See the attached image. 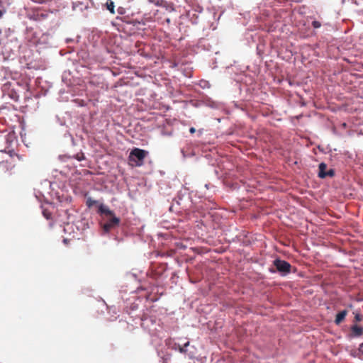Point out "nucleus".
I'll use <instances>...</instances> for the list:
<instances>
[{
    "mask_svg": "<svg viewBox=\"0 0 363 363\" xmlns=\"http://www.w3.org/2000/svg\"><path fill=\"white\" fill-rule=\"evenodd\" d=\"M147 155V151L135 147L131 150L128 160L130 162H133V165L140 167L143 164L144 159Z\"/></svg>",
    "mask_w": 363,
    "mask_h": 363,
    "instance_id": "f03ea898",
    "label": "nucleus"
},
{
    "mask_svg": "<svg viewBox=\"0 0 363 363\" xmlns=\"http://www.w3.org/2000/svg\"><path fill=\"white\" fill-rule=\"evenodd\" d=\"M347 315V311L343 310L340 312H339L335 317V323L337 325H340L345 318L346 315Z\"/></svg>",
    "mask_w": 363,
    "mask_h": 363,
    "instance_id": "39448f33",
    "label": "nucleus"
},
{
    "mask_svg": "<svg viewBox=\"0 0 363 363\" xmlns=\"http://www.w3.org/2000/svg\"><path fill=\"white\" fill-rule=\"evenodd\" d=\"M179 352H186V350H185L184 347H180V348H179Z\"/></svg>",
    "mask_w": 363,
    "mask_h": 363,
    "instance_id": "f3484780",
    "label": "nucleus"
},
{
    "mask_svg": "<svg viewBox=\"0 0 363 363\" xmlns=\"http://www.w3.org/2000/svg\"><path fill=\"white\" fill-rule=\"evenodd\" d=\"M76 159L79 161H82L84 159V156L83 153H78L76 155Z\"/></svg>",
    "mask_w": 363,
    "mask_h": 363,
    "instance_id": "f8f14e48",
    "label": "nucleus"
},
{
    "mask_svg": "<svg viewBox=\"0 0 363 363\" xmlns=\"http://www.w3.org/2000/svg\"><path fill=\"white\" fill-rule=\"evenodd\" d=\"M43 215L47 219H49L50 217V213H47L46 211H43Z\"/></svg>",
    "mask_w": 363,
    "mask_h": 363,
    "instance_id": "4468645a",
    "label": "nucleus"
},
{
    "mask_svg": "<svg viewBox=\"0 0 363 363\" xmlns=\"http://www.w3.org/2000/svg\"><path fill=\"white\" fill-rule=\"evenodd\" d=\"M118 12H119L121 14H123L122 10H120V9H118Z\"/></svg>",
    "mask_w": 363,
    "mask_h": 363,
    "instance_id": "aec40b11",
    "label": "nucleus"
},
{
    "mask_svg": "<svg viewBox=\"0 0 363 363\" xmlns=\"http://www.w3.org/2000/svg\"><path fill=\"white\" fill-rule=\"evenodd\" d=\"M162 5L166 7V9L169 12H172L174 11V4L172 3H167V1H162Z\"/></svg>",
    "mask_w": 363,
    "mask_h": 363,
    "instance_id": "0eeeda50",
    "label": "nucleus"
},
{
    "mask_svg": "<svg viewBox=\"0 0 363 363\" xmlns=\"http://www.w3.org/2000/svg\"><path fill=\"white\" fill-rule=\"evenodd\" d=\"M274 265L276 267L277 271L283 274H289L291 272V266L285 260L277 258L274 261Z\"/></svg>",
    "mask_w": 363,
    "mask_h": 363,
    "instance_id": "7ed1b4c3",
    "label": "nucleus"
},
{
    "mask_svg": "<svg viewBox=\"0 0 363 363\" xmlns=\"http://www.w3.org/2000/svg\"><path fill=\"white\" fill-rule=\"evenodd\" d=\"M352 335L354 337H359L363 335V328L354 325L351 327Z\"/></svg>",
    "mask_w": 363,
    "mask_h": 363,
    "instance_id": "20e7f679",
    "label": "nucleus"
},
{
    "mask_svg": "<svg viewBox=\"0 0 363 363\" xmlns=\"http://www.w3.org/2000/svg\"><path fill=\"white\" fill-rule=\"evenodd\" d=\"M326 169H327V165L326 164L322 162L319 164V172H318V177L320 178H325L326 177Z\"/></svg>",
    "mask_w": 363,
    "mask_h": 363,
    "instance_id": "423d86ee",
    "label": "nucleus"
},
{
    "mask_svg": "<svg viewBox=\"0 0 363 363\" xmlns=\"http://www.w3.org/2000/svg\"><path fill=\"white\" fill-rule=\"evenodd\" d=\"M4 14V11L2 10H0V18L2 17Z\"/></svg>",
    "mask_w": 363,
    "mask_h": 363,
    "instance_id": "a211bd4d",
    "label": "nucleus"
},
{
    "mask_svg": "<svg viewBox=\"0 0 363 363\" xmlns=\"http://www.w3.org/2000/svg\"><path fill=\"white\" fill-rule=\"evenodd\" d=\"M189 132H190L191 133H192V134H193V133H194L196 132V129H195V128H194V127L190 128V129H189Z\"/></svg>",
    "mask_w": 363,
    "mask_h": 363,
    "instance_id": "dca6fc26",
    "label": "nucleus"
},
{
    "mask_svg": "<svg viewBox=\"0 0 363 363\" xmlns=\"http://www.w3.org/2000/svg\"><path fill=\"white\" fill-rule=\"evenodd\" d=\"M359 352L363 354V342L359 345Z\"/></svg>",
    "mask_w": 363,
    "mask_h": 363,
    "instance_id": "2eb2a0df",
    "label": "nucleus"
},
{
    "mask_svg": "<svg viewBox=\"0 0 363 363\" xmlns=\"http://www.w3.org/2000/svg\"><path fill=\"white\" fill-rule=\"evenodd\" d=\"M325 174H326V177H332L335 175V171H334V169H330L328 171H327Z\"/></svg>",
    "mask_w": 363,
    "mask_h": 363,
    "instance_id": "9b49d317",
    "label": "nucleus"
},
{
    "mask_svg": "<svg viewBox=\"0 0 363 363\" xmlns=\"http://www.w3.org/2000/svg\"><path fill=\"white\" fill-rule=\"evenodd\" d=\"M106 6H107V9L111 13H114L115 11H114V4L113 1H110V2H107L106 3Z\"/></svg>",
    "mask_w": 363,
    "mask_h": 363,
    "instance_id": "6e6552de",
    "label": "nucleus"
},
{
    "mask_svg": "<svg viewBox=\"0 0 363 363\" xmlns=\"http://www.w3.org/2000/svg\"><path fill=\"white\" fill-rule=\"evenodd\" d=\"M189 345V342H187L186 343L184 344V347H187Z\"/></svg>",
    "mask_w": 363,
    "mask_h": 363,
    "instance_id": "6ab92c4d",
    "label": "nucleus"
},
{
    "mask_svg": "<svg viewBox=\"0 0 363 363\" xmlns=\"http://www.w3.org/2000/svg\"><path fill=\"white\" fill-rule=\"evenodd\" d=\"M167 23H169V22H170V19H169V18H167Z\"/></svg>",
    "mask_w": 363,
    "mask_h": 363,
    "instance_id": "4be33fe9",
    "label": "nucleus"
},
{
    "mask_svg": "<svg viewBox=\"0 0 363 363\" xmlns=\"http://www.w3.org/2000/svg\"><path fill=\"white\" fill-rule=\"evenodd\" d=\"M118 12H119L121 14H123L122 10H120V9H118Z\"/></svg>",
    "mask_w": 363,
    "mask_h": 363,
    "instance_id": "412c9836",
    "label": "nucleus"
},
{
    "mask_svg": "<svg viewBox=\"0 0 363 363\" xmlns=\"http://www.w3.org/2000/svg\"><path fill=\"white\" fill-rule=\"evenodd\" d=\"M312 26L315 28H320L321 26V23L319 21H313L312 22Z\"/></svg>",
    "mask_w": 363,
    "mask_h": 363,
    "instance_id": "9d476101",
    "label": "nucleus"
},
{
    "mask_svg": "<svg viewBox=\"0 0 363 363\" xmlns=\"http://www.w3.org/2000/svg\"><path fill=\"white\" fill-rule=\"evenodd\" d=\"M354 319L356 321H361L362 315L360 314H356V315L354 316Z\"/></svg>",
    "mask_w": 363,
    "mask_h": 363,
    "instance_id": "ddd939ff",
    "label": "nucleus"
},
{
    "mask_svg": "<svg viewBox=\"0 0 363 363\" xmlns=\"http://www.w3.org/2000/svg\"><path fill=\"white\" fill-rule=\"evenodd\" d=\"M99 212L108 217L107 221L103 225V229L106 233L118 225L120 219L107 206L101 204L99 208Z\"/></svg>",
    "mask_w": 363,
    "mask_h": 363,
    "instance_id": "f257e3e1",
    "label": "nucleus"
},
{
    "mask_svg": "<svg viewBox=\"0 0 363 363\" xmlns=\"http://www.w3.org/2000/svg\"><path fill=\"white\" fill-rule=\"evenodd\" d=\"M86 203V206L90 208L96 203V201L92 199L91 198H88Z\"/></svg>",
    "mask_w": 363,
    "mask_h": 363,
    "instance_id": "1a4fd4ad",
    "label": "nucleus"
}]
</instances>
